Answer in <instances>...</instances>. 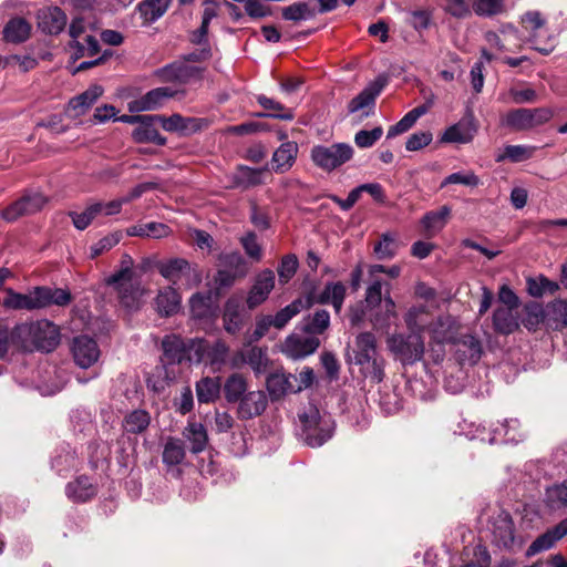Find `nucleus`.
Wrapping results in <instances>:
<instances>
[{
  "mask_svg": "<svg viewBox=\"0 0 567 567\" xmlns=\"http://www.w3.org/2000/svg\"><path fill=\"white\" fill-rule=\"evenodd\" d=\"M425 313H427V307L424 305L411 307L404 316L410 333H394L388 338L390 352L404 365L414 364L424 355L422 332L425 331V327L419 318Z\"/></svg>",
  "mask_w": 567,
  "mask_h": 567,
  "instance_id": "1",
  "label": "nucleus"
},
{
  "mask_svg": "<svg viewBox=\"0 0 567 567\" xmlns=\"http://www.w3.org/2000/svg\"><path fill=\"white\" fill-rule=\"evenodd\" d=\"M347 362L359 365L361 373L375 383L384 380L385 361L372 332H361L355 337L351 351L347 354Z\"/></svg>",
  "mask_w": 567,
  "mask_h": 567,
  "instance_id": "2",
  "label": "nucleus"
},
{
  "mask_svg": "<svg viewBox=\"0 0 567 567\" xmlns=\"http://www.w3.org/2000/svg\"><path fill=\"white\" fill-rule=\"evenodd\" d=\"M71 299V295L62 289L49 287H34L28 293L6 289V297L2 299V307L6 310L34 311L48 308L52 305L64 306Z\"/></svg>",
  "mask_w": 567,
  "mask_h": 567,
  "instance_id": "3",
  "label": "nucleus"
},
{
  "mask_svg": "<svg viewBox=\"0 0 567 567\" xmlns=\"http://www.w3.org/2000/svg\"><path fill=\"white\" fill-rule=\"evenodd\" d=\"M105 284L116 292L118 302L127 310H137L141 306L143 289L135 279L134 260L128 254L121 257L120 269L105 279Z\"/></svg>",
  "mask_w": 567,
  "mask_h": 567,
  "instance_id": "4",
  "label": "nucleus"
},
{
  "mask_svg": "<svg viewBox=\"0 0 567 567\" xmlns=\"http://www.w3.org/2000/svg\"><path fill=\"white\" fill-rule=\"evenodd\" d=\"M300 422V440L309 447H320L334 434L336 423L331 414L321 412L316 405L309 404L298 414Z\"/></svg>",
  "mask_w": 567,
  "mask_h": 567,
  "instance_id": "5",
  "label": "nucleus"
},
{
  "mask_svg": "<svg viewBox=\"0 0 567 567\" xmlns=\"http://www.w3.org/2000/svg\"><path fill=\"white\" fill-rule=\"evenodd\" d=\"M492 544L508 553H516L524 545L523 536L517 532L512 515L505 509H498L488 518Z\"/></svg>",
  "mask_w": 567,
  "mask_h": 567,
  "instance_id": "6",
  "label": "nucleus"
},
{
  "mask_svg": "<svg viewBox=\"0 0 567 567\" xmlns=\"http://www.w3.org/2000/svg\"><path fill=\"white\" fill-rule=\"evenodd\" d=\"M164 362L179 364L184 361L202 362L204 359L205 341H184L177 336H166L162 341Z\"/></svg>",
  "mask_w": 567,
  "mask_h": 567,
  "instance_id": "7",
  "label": "nucleus"
},
{
  "mask_svg": "<svg viewBox=\"0 0 567 567\" xmlns=\"http://www.w3.org/2000/svg\"><path fill=\"white\" fill-rule=\"evenodd\" d=\"M354 150L348 143L315 145L310 152L313 164L324 172H332L353 158Z\"/></svg>",
  "mask_w": 567,
  "mask_h": 567,
  "instance_id": "8",
  "label": "nucleus"
},
{
  "mask_svg": "<svg viewBox=\"0 0 567 567\" xmlns=\"http://www.w3.org/2000/svg\"><path fill=\"white\" fill-rule=\"evenodd\" d=\"M37 332H44L47 341L53 340V330L50 327V321L47 319L22 322L16 324L11 330L12 344L25 352H33L35 350V334Z\"/></svg>",
  "mask_w": 567,
  "mask_h": 567,
  "instance_id": "9",
  "label": "nucleus"
},
{
  "mask_svg": "<svg viewBox=\"0 0 567 567\" xmlns=\"http://www.w3.org/2000/svg\"><path fill=\"white\" fill-rule=\"evenodd\" d=\"M386 84L388 76L384 74L378 75L348 103V112L353 114L361 110H367L363 115L365 117L372 115L375 106V100L381 94Z\"/></svg>",
  "mask_w": 567,
  "mask_h": 567,
  "instance_id": "10",
  "label": "nucleus"
},
{
  "mask_svg": "<svg viewBox=\"0 0 567 567\" xmlns=\"http://www.w3.org/2000/svg\"><path fill=\"white\" fill-rule=\"evenodd\" d=\"M156 267L158 272L173 284H177L183 277L186 278L188 284H199L202 281V276L197 269L184 258L159 261Z\"/></svg>",
  "mask_w": 567,
  "mask_h": 567,
  "instance_id": "11",
  "label": "nucleus"
},
{
  "mask_svg": "<svg viewBox=\"0 0 567 567\" xmlns=\"http://www.w3.org/2000/svg\"><path fill=\"white\" fill-rule=\"evenodd\" d=\"M47 204V197L40 193H28L1 212L7 221H14L19 217L40 212Z\"/></svg>",
  "mask_w": 567,
  "mask_h": 567,
  "instance_id": "12",
  "label": "nucleus"
},
{
  "mask_svg": "<svg viewBox=\"0 0 567 567\" xmlns=\"http://www.w3.org/2000/svg\"><path fill=\"white\" fill-rule=\"evenodd\" d=\"M275 272L269 268L262 269L255 276L246 298V305L249 310L256 309L268 299L275 288Z\"/></svg>",
  "mask_w": 567,
  "mask_h": 567,
  "instance_id": "13",
  "label": "nucleus"
},
{
  "mask_svg": "<svg viewBox=\"0 0 567 567\" xmlns=\"http://www.w3.org/2000/svg\"><path fill=\"white\" fill-rule=\"evenodd\" d=\"M236 404V416L241 421H248L266 411L268 396L262 390L248 391Z\"/></svg>",
  "mask_w": 567,
  "mask_h": 567,
  "instance_id": "14",
  "label": "nucleus"
},
{
  "mask_svg": "<svg viewBox=\"0 0 567 567\" xmlns=\"http://www.w3.org/2000/svg\"><path fill=\"white\" fill-rule=\"evenodd\" d=\"M101 351L95 339L89 336L73 338V362L81 369H89L95 364Z\"/></svg>",
  "mask_w": 567,
  "mask_h": 567,
  "instance_id": "15",
  "label": "nucleus"
},
{
  "mask_svg": "<svg viewBox=\"0 0 567 567\" xmlns=\"http://www.w3.org/2000/svg\"><path fill=\"white\" fill-rule=\"evenodd\" d=\"M320 346V340L316 336H297L291 334L286 338L284 344H282V352L295 360L306 358L313 352L317 351V349Z\"/></svg>",
  "mask_w": 567,
  "mask_h": 567,
  "instance_id": "16",
  "label": "nucleus"
},
{
  "mask_svg": "<svg viewBox=\"0 0 567 567\" xmlns=\"http://www.w3.org/2000/svg\"><path fill=\"white\" fill-rule=\"evenodd\" d=\"M223 327L229 334H237L244 327L245 313L243 298L238 295L230 296L223 309Z\"/></svg>",
  "mask_w": 567,
  "mask_h": 567,
  "instance_id": "17",
  "label": "nucleus"
},
{
  "mask_svg": "<svg viewBox=\"0 0 567 567\" xmlns=\"http://www.w3.org/2000/svg\"><path fill=\"white\" fill-rule=\"evenodd\" d=\"M347 289L341 281L327 282L323 290L319 293L310 292L303 299H310L311 307L315 303L328 305L331 303L336 313L342 309L346 298Z\"/></svg>",
  "mask_w": 567,
  "mask_h": 567,
  "instance_id": "18",
  "label": "nucleus"
},
{
  "mask_svg": "<svg viewBox=\"0 0 567 567\" xmlns=\"http://www.w3.org/2000/svg\"><path fill=\"white\" fill-rule=\"evenodd\" d=\"M178 93L179 91L168 86L153 89L134 101L130 110L136 112L157 110L162 107L167 100L175 97Z\"/></svg>",
  "mask_w": 567,
  "mask_h": 567,
  "instance_id": "19",
  "label": "nucleus"
},
{
  "mask_svg": "<svg viewBox=\"0 0 567 567\" xmlns=\"http://www.w3.org/2000/svg\"><path fill=\"white\" fill-rule=\"evenodd\" d=\"M456 358L461 364H476L483 354V346L478 338L473 334H463L456 342Z\"/></svg>",
  "mask_w": 567,
  "mask_h": 567,
  "instance_id": "20",
  "label": "nucleus"
},
{
  "mask_svg": "<svg viewBox=\"0 0 567 567\" xmlns=\"http://www.w3.org/2000/svg\"><path fill=\"white\" fill-rule=\"evenodd\" d=\"M477 127L473 118H462L457 123L449 126L441 136L442 143L467 144L472 142Z\"/></svg>",
  "mask_w": 567,
  "mask_h": 567,
  "instance_id": "21",
  "label": "nucleus"
},
{
  "mask_svg": "<svg viewBox=\"0 0 567 567\" xmlns=\"http://www.w3.org/2000/svg\"><path fill=\"white\" fill-rule=\"evenodd\" d=\"M293 381H297V377L291 373L282 371L270 373L266 379V386L271 400L277 401L287 393H296Z\"/></svg>",
  "mask_w": 567,
  "mask_h": 567,
  "instance_id": "22",
  "label": "nucleus"
},
{
  "mask_svg": "<svg viewBox=\"0 0 567 567\" xmlns=\"http://www.w3.org/2000/svg\"><path fill=\"white\" fill-rule=\"evenodd\" d=\"M268 172V166L252 168L246 165H238L233 174L231 181L236 187L249 189L265 184L264 176Z\"/></svg>",
  "mask_w": 567,
  "mask_h": 567,
  "instance_id": "23",
  "label": "nucleus"
},
{
  "mask_svg": "<svg viewBox=\"0 0 567 567\" xmlns=\"http://www.w3.org/2000/svg\"><path fill=\"white\" fill-rule=\"evenodd\" d=\"M525 437L526 434L520 430V422L517 419H506L493 430L488 441L489 443H518Z\"/></svg>",
  "mask_w": 567,
  "mask_h": 567,
  "instance_id": "24",
  "label": "nucleus"
},
{
  "mask_svg": "<svg viewBox=\"0 0 567 567\" xmlns=\"http://www.w3.org/2000/svg\"><path fill=\"white\" fill-rule=\"evenodd\" d=\"M84 31L85 25L83 20L73 18V61L85 54L93 56L100 51L99 41L93 34L85 35L84 41L86 45L75 40Z\"/></svg>",
  "mask_w": 567,
  "mask_h": 567,
  "instance_id": "25",
  "label": "nucleus"
},
{
  "mask_svg": "<svg viewBox=\"0 0 567 567\" xmlns=\"http://www.w3.org/2000/svg\"><path fill=\"white\" fill-rule=\"evenodd\" d=\"M66 17L58 7H50L39 10L38 27L45 33L58 34L65 25Z\"/></svg>",
  "mask_w": 567,
  "mask_h": 567,
  "instance_id": "26",
  "label": "nucleus"
},
{
  "mask_svg": "<svg viewBox=\"0 0 567 567\" xmlns=\"http://www.w3.org/2000/svg\"><path fill=\"white\" fill-rule=\"evenodd\" d=\"M148 120L141 121L138 126L134 128L132 137L136 143H154L164 146L167 138L163 136L155 127L157 123L156 115H147Z\"/></svg>",
  "mask_w": 567,
  "mask_h": 567,
  "instance_id": "27",
  "label": "nucleus"
},
{
  "mask_svg": "<svg viewBox=\"0 0 567 567\" xmlns=\"http://www.w3.org/2000/svg\"><path fill=\"white\" fill-rule=\"evenodd\" d=\"M298 144L296 142L282 143L272 154V169L276 173H286L296 162Z\"/></svg>",
  "mask_w": 567,
  "mask_h": 567,
  "instance_id": "28",
  "label": "nucleus"
},
{
  "mask_svg": "<svg viewBox=\"0 0 567 567\" xmlns=\"http://www.w3.org/2000/svg\"><path fill=\"white\" fill-rule=\"evenodd\" d=\"M545 310L547 328L561 331L567 327V300L556 299L548 302Z\"/></svg>",
  "mask_w": 567,
  "mask_h": 567,
  "instance_id": "29",
  "label": "nucleus"
},
{
  "mask_svg": "<svg viewBox=\"0 0 567 567\" xmlns=\"http://www.w3.org/2000/svg\"><path fill=\"white\" fill-rule=\"evenodd\" d=\"M225 400L229 404L237 403L249 390L247 379L240 373H231L223 384Z\"/></svg>",
  "mask_w": 567,
  "mask_h": 567,
  "instance_id": "30",
  "label": "nucleus"
},
{
  "mask_svg": "<svg viewBox=\"0 0 567 567\" xmlns=\"http://www.w3.org/2000/svg\"><path fill=\"white\" fill-rule=\"evenodd\" d=\"M183 437L189 443V450L193 454L202 453L208 444V434L202 423L193 422L183 431Z\"/></svg>",
  "mask_w": 567,
  "mask_h": 567,
  "instance_id": "31",
  "label": "nucleus"
},
{
  "mask_svg": "<svg viewBox=\"0 0 567 567\" xmlns=\"http://www.w3.org/2000/svg\"><path fill=\"white\" fill-rule=\"evenodd\" d=\"M513 310L505 307H497L494 310L493 328L497 333L511 334L519 328L518 319Z\"/></svg>",
  "mask_w": 567,
  "mask_h": 567,
  "instance_id": "32",
  "label": "nucleus"
},
{
  "mask_svg": "<svg viewBox=\"0 0 567 567\" xmlns=\"http://www.w3.org/2000/svg\"><path fill=\"white\" fill-rule=\"evenodd\" d=\"M311 308L310 299L297 298L291 303L287 305L285 308L280 309L275 316H271V320L274 322V327L277 329H282L287 326V323L300 313L305 309Z\"/></svg>",
  "mask_w": 567,
  "mask_h": 567,
  "instance_id": "33",
  "label": "nucleus"
},
{
  "mask_svg": "<svg viewBox=\"0 0 567 567\" xmlns=\"http://www.w3.org/2000/svg\"><path fill=\"white\" fill-rule=\"evenodd\" d=\"M186 457V449L184 441L177 437H168L164 444L162 461L168 466H177L183 464Z\"/></svg>",
  "mask_w": 567,
  "mask_h": 567,
  "instance_id": "34",
  "label": "nucleus"
},
{
  "mask_svg": "<svg viewBox=\"0 0 567 567\" xmlns=\"http://www.w3.org/2000/svg\"><path fill=\"white\" fill-rule=\"evenodd\" d=\"M155 305L161 316H173L179 310L181 296L174 288H165L164 290H161L156 296Z\"/></svg>",
  "mask_w": 567,
  "mask_h": 567,
  "instance_id": "35",
  "label": "nucleus"
},
{
  "mask_svg": "<svg viewBox=\"0 0 567 567\" xmlns=\"http://www.w3.org/2000/svg\"><path fill=\"white\" fill-rule=\"evenodd\" d=\"M31 32L30 23L20 17L12 18L3 29V39L11 43H21L29 39Z\"/></svg>",
  "mask_w": 567,
  "mask_h": 567,
  "instance_id": "36",
  "label": "nucleus"
},
{
  "mask_svg": "<svg viewBox=\"0 0 567 567\" xmlns=\"http://www.w3.org/2000/svg\"><path fill=\"white\" fill-rule=\"evenodd\" d=\"M257 102L262 109L269 111L268 113H256L257 117H272L285 121H291L295 117L292 110L286 109L280 102L266 95H258Z\"/></svg>",
  "mask_w": 567,
  "mask_h": 567,
  "instance_id": "37",
  "label": "nucleus"
},
{
  "mask_svg": "<svg viewBox=\"0 0 567 567\" xmlns=\"http://www.w3.org/2000/svg\"><path fill=\"white\" fill-rule=\"evenodd\" d=\"M196 395L199 403H213L220 394L219 378L205 377L196 382Z\"/></svg>",
  "mask_w": 567,
  "mask_h": 567,
  "instance_id": "38",
  "label": "nucleus"
},
{
  "mask_svg": "<svg viewBox=\"0 0 567 567\" xmlns=\"http://www.w3.org/2000/svg\"><path fill=\"white\" fill-rule=\"evenodd\" d=\"M537 147L530 145H506L502 152H499L495 161L502 163L509 161L512 163H520L530 159Z\"/></svg>",
  "mask_w": 567,
  "mask_h": 567,
  "instance_id": "39",
  "label": "nucleus"
},
{
  "mask_svg": "<svg viewBox=\"0 0 567 567\" xmlns=\"http://www.w3.org/2000/svg\"><path fill=\"white\" fill-rule=\"evenodd\" d=\"M216 17H217L216 4L213 1H208V0L205 1V8L203 11L200 27L190 34V41L194 44H198V45L205 44L206 47H209L208 42H207L209 23Z\"/></svg>",
  "mask_w": 567,
  "mask_h": 567,
  "instance_id": "40",
  "label": "nucleus"
},
{
  "mask_svg": "<svg viewBox=\"0 0 567 567\" xmlns=\"http://www.w3.org/2000/svg\"><path fill=\"white\" fill-rule=\"evenodd\" d=\"M171 228L163 223L151 221L146 224H138L131 226L126 229L128 236L163 238L168 236Z\"/></svg>",
  "mask_w": 567,
  "mask_h": 567,
  "instance_id": "41",
  "label": "nucleus"
},
{
  "mask_svg": "<svg viewBox=\"0 0 567 567\" xmlns=\"http://www.w3.org/2000/svg\"><path fill=\"white\" fill-rule=\"evenodd\" d=\"M151 423V415L145 410H134L123 420V429L127 433L141 434L147 430Z\"/></svg>",
  "mask_w": 567,
  "mask_h": 567,
  "instance_id": "42",
  "label": "nucleus"
},
{
  "mask_svg": "<svg viewBox=\"0 0 567 567\" xmlns=\"http://www.w3.org/2000/svg\"><path fill=\"white\" fill-rule=\"evenodd\" d=\"M190 312L197 319L209 318L213 313V298L210 292H196L189 300Z\"/></svg>",
  "mask_w": 567,
  "mask_h": 567,
  "instance_id": "43",
  "label": "nucleus"
},
{
  "mask_svg": "<svg viewBox=\"0 0 567 567\" xmlns=\"http://www.w3.org/2000/svg\"><path fill=\"white\" fill-rule=\"evenodd\" d=\"M523 324L528 331H536L542 323L546 324V310L538 302H529L524 307Z\"/></svg>",
  "mask_w": 567,
  "mask_h": 567,
  "instance_id": "44",
  "label": "nucleus"
},
{
  "mask_svg": "<svg viewBox=\"0 0 567 567\" xmlns=\"http://www.w3.org/2000/svg\"><path fill=\"white\" fill-rule=\"evenodd\" d=\"M330 326V315L327 310H317L303 320L302 330L311 336L323 333Z\"/></svg>",
  "mask_w": 567,
  "mask_h": 567,
  "instance_id": "45",
  "label": "nucleus"
},
{
  "mask_svg": "<svg viewBox=\"0 0 567 567\" xmlns=\"http://www.w3.org/2000/svg\"><path fill=\"white\" fill-rule=\"evenodd\" d=\"M527 109H515L501 116L499 124L514 132L528 131Z\"/></svg>",
  "mask_w": 567,
  "mask_h": 567,
  "instance_id": "46",
  "label": "nucleus"
},
{
  "mask_svg": "<svg viewBox=\"0 0 567 567\" xmlns=\"http://www.w3.org/2000/svg\"><path fill=\"white\" fill-rule=\"evenodd\" d=\"M451 214L449 206H442L439 210L427 212L421 219L423 228L427 233L441 230Z\"/></svg>",
  "mask_w": 567,
  "mask_h": 567,
  "instance_id": "47",
  "label": "nucleus"
},
{
  "mask_svg": "<svg viewBox=\"0 0 567 567\" xmlns=\"http://www.w3.org/2000/svg\"><path fill=\"white\" fill-rule=\"evenodd\" d=\"M399 249V244L395 237L390 233H384L380 236L378 243L373 247V252L379 260L392 259Z\"/></svg>",
  "mask_w": 567,
  "mask_h": 567,
  "instance_id": "48",
  "label": "nucleus"
},
{
  "mask_svg": "<svg viewBox=\"0 0 567 567\" xmlns=\"http://www.w3.org/2000/svg\"><path fill=\"white\" fill-rule=\"evenodd\" d=\"M171 0H144L138 4L141 16L148 22L159 19L168 9Z\"/></svg>",
  "mask_w": 567,
  "mask_h": 567,
  "instance_id": "49",
  "label": "nucleus"
},
{
  "mask_svg": "<svg viewBox=\"0 0 567 567\" xmlns=\"http://www.w3.org/2000/svg\"><path fill=\"white\" fill-rule=\"evenodd\" d=\"M281 14L285 20L298 22L313 18L317 11L307 2L299 1L282 8Z\"/></svg>",
  "mask_w": 567,
  "mask_h": 567,
  "instance_id": "50",
  "label": "nucleus"
},
{
  "mask_svg": "<svg viewBox=\"0 0 567 567\" xmlns=\"http://www.w3.org/2000/svg\"><path fill=\"white\" fill-rule=\"evenodd\" d=\"M559 289L557 282L549 280L544 276L538 278L527 279V291L532 297L540 298L544 293L548 292L554 295Z\"/></svg>",
  "mask_w": 567,
  "mask_h": 567,
  "instance_id": "51",
  "label": "nucleus"
},
{
  "mask_svg": "<svg viewBox=\"0 0 567 567\" xmlns=\"http://www.w3.org/2000/svg\"><path fill=\"white\" fill-rule=\"evenodd\" d=\"M419 320L424 324L425 330L431 333L432 339L437 343H444L449 339L451 322L449 317H437L435 320L425 324L421 317Z\"/></svg>",
  "mask_w": 567,
  "mask_h": 567,
  "instance_id": "52",
  "label": "nucleus"
},
{
  "mask_svg": "<svg viewBox=\"0 0 567 567\" xmlns=\"http://www.w3.org/2000/svg\"><path fill=\"white\" fill-rule=\"evenodd\" d=\"M528 41L532 43V48L544 55H548L555 48L554 37L548 32L545 27V31H534L529 34Z\"/></svg>",
  "mask_w": 567,
  "mask_h": 567,
  "instance_id": "53",
  "label": "nucleus"
},
{
  "mask_svg": "<svg viewBox=\"0 0 567 567\" xmlns=\"http://www.w3.org/2000/svg\"><path fill=\"white\" fill-rule=\"evenodd\" d=\"M298 267L299 260L295 254L284 256L277 269L280 284H288L296 275Z\"/></svg>",
  "mask_w": 567,
  "mask_h": 567,
  "instance_id": "54",
  "label": "nucleus"
},
{
  "mask_svg": "<svg viewBox=\"0 0 567 567\" xmlns=\"http://www.w3.org/2000/svg\"><path fill=\"white\" fill-rule=\"evenodd\" d=\"M96 495V487L86 476H80L73 484V501L86 502Z\"/></svg>",
  "mask_w": 567,
  "mask_h": 567,
  "instance_id": "55",
  "label": "nucleus"
},
{
  "mask_svg": "<svg viewBox=\"0 0 567 567\" xmlns=\"http://www.w3.org/2000/svg\"><path fill=\"white\" fill-rule=\"evenodd\" d=\"M102 94L103 87L101 85H90L86 91L73 99V101L76 102L73 105V110L80 109L84 112L86 109L91 107Z\"/></svg>",
  "mask_w": 567,
  "mask_h": 567,
  "instance_id": "56",
  "label": "nucleus"
},
{
  "mask_svg": "<svg viewBox=\"0 0 567 567\" xmlns=\"http://www.w3.org/2000/svg\"><path fill=\"white\" fill-rule=\"evenodd\" d=\"M558 542L556 536L553 534L550 529L546 530L544 534L539 535L527 548L526 556L532 557L537 555L538 553L548 550L554 547V545Z\"/></svg>",
  "mask_w": 567,
  "mask_h": 567,
  "instance_id": "57",
  "label": "nucleus"
},
{
  "mask_svg": "<svg viewBox=\"0 0 567 567\" xmlns=\"http://www.w3.org/2000/svg\"><path fill=\"white\" fill-rule=\"evenodd\" d=\"M383 135V128L375 126L371 131L360 130L354 134V143L359 148L372 147Z\"/></svg>",
  "mask_w": 567,
  "mask_h": 567,
  "instance_id": "58",
  "label": "nucleus"
},
{
  "mask_svg": "<svg viewBox=\"0 0 567 567\" xmlns=\"http://www.w3.org/2000/svg\"><path fill=\"white\" fill-rule=\"evenodd\" d=\"M553 116L554 111L549 107L527 109L528 131L546 124Z\"/></svg>",
  "mask_w": 567,
  "mask_h": 567,
  "instance_id": "59",
  "label": "nucleus"
},
{
  "mask_svg": "<svg viewBox=\"0 0 567 567\" xmlns=\"http://www.w3.org/2000/svg\"><path fill=\"white\" fill-rule=\"evenodd\" d=\"M246 362L249 364L257 377L265 373L268 367V358L266 352L257 347L251 348L248 351Z\"/></svg>",
  "mask_w": 567,
  "mask_h": 567,
  "instance_id": "60",
  "label": "nucleus"
},
{
  "mask_svg": "<svg viewBox=\"0 0 567 567\" xmlns=\"http://www.w3.org/2000/svg\"><path fill=\"white\" fill-rule=\"evenodd\" d=\"M103 204L94 203L81 214L73 215V226L80 230L85 229L92 220L102 213Z\"/></svg>",
  "mask_w": 567,
  "mask_h": 567,
  "instance_id": "61",
  "label": "nucleus"
},
{
  "mask_svg": "<svg viewBox=\"0 0 567 567\" xmlns=\"http://www.w3.org/2000/svg\"><path fill=\"white\" fill-rule=\"evenodd\" d=\"M210 121L206 117H185L182 115L179 134L187 136L208 128Z\"/></svg>",
  "mask_w": 567,
  "mask_h": 567,
  "instance_id": "62",
  "label": "nucleus"
},
{
  "mask_svg": "<svg viewBox=\"0 0 567 567\" xmlns=\"http://www.w3.org/2000/svg\"><path fill=\"white\" fill-rule=\"evenodd\" d=\"M450 184H462L470 187H476L480 185V178L474 172H456L446 176L442 183L441 188Z\"/></svg>",
  "mask_w": 567,
  "mask_h": 567,
  "instance_id": "63",
  "label": "nucleus"
},
{
  "mask_svg": "<svg viewBox=\"0 0 567 567\" xmlns=\"http://www.w3.org/2000/svg\"><path fill=\"white\" fill-rule=\"evenodd\" d=\"M123 238V234L121 231H114L109 234L107 236L100 239L96 244L91 246L90 258L94 259L104 251H109L114 246H116L121 239Z\"/></svg>",
  "mask_w": 567,
  "mask_h": 567,
  "instance_id": "64",
  "label": "nucleus"
}]
</instances>
